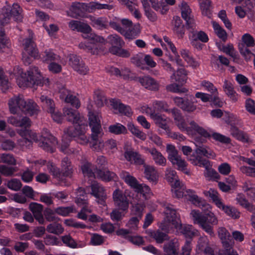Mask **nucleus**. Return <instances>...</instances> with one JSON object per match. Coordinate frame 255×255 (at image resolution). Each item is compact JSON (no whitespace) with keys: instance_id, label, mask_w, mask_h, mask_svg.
<instances>
[{"instance_id":"1","label":"nucleus","mask_w":255,"mask_h":255,"mask_svg":"<svg viewBox=\"0 0 255 255\" xmlns=\"http://www.w3.org/2000/svg\"><path fill=\"white\" fill-rule=\"evenodd\" d=\"M68 26L72 30L83 33V38L88 39V42H81L79 44V47L80 49L92 54H98L99 47L98 43H103L104 41L102 37L91 33V27L87 23L80 21L71 20L68 23Z\"/></svg>"},{"instance_id":"2","label":"nucleus","mask_w":255,"mask_h":255,"mask_svg":"<svg viewBox=\"0 0 255 255\" xmlns=\"http://www.w3.org/2000/svg\"><path fill=\"white\" fill-rule=\"evenodd\" d=\"M13 74L20 87H30L34 85L42 86L44 85H48L49 83L48 79H44L38 68L35 66L29 67L27 70V74L23 73L20 67H16L13 69Z\"/></svg>"},{"instance_id":"3","label":"nucleus","mask_w":255,"mask_h":255,"mask_svg":"<svg viewBox=\"0 0 255 255\" xmlns=\"http://www.w3.org/2000/svg\"><path fill=\"white\" fill-rule=\"evenodd\" d=\"M11 114L15 115L22 112L25 115L36 116L40 112L38 105L32 99H24L22 95H15L8 102Z\"/></svg>"},{"instance_id":"4","label":"nucleus","mask_w":255,"mask_h":255,"mask_svg":"<svg viewBox=\"0 0 255 255\" xmlns=\"http://www.w3.org/2000/svg\"><path fill=\"white\" fill-rule=\"evenodd\" d=\"M175 124L181 130L186 131L188 134L191 133L193 132H196L205 138L212 137L215 140L222 143H229L231 142V139L229 137L218 132L206 130L203 128L199 126L194 121H190L189 123V126H188L184 118H182Z\"/></svg>"},{"instance_id":"5","label":"nucleus","mask_w":255,"mask_h":255,"mask_svg":"<svg viewBox=\"0 0 255 255\" xmlns=\"http://www.w3.org/2000/svg\"><path fill=\"white\" fill-rule=\"evenodd\" d=\"M190 215L195 224H198L210 236L214 235L213 226L218 224V221L213 213L210 212L203 215L199 211L194 210L191 212Z\"/></svg>"},{"instance_id":"6","label":"nucleus","mask_w":255,"mask_h":255,"mask_svg":"<svg viewBox=\"0 0 255 255\" xmlns=\"http://www.w3.org/2000/svg\"><path fill=\"white\" fill-rule=\"evenodd\" d=\"M165 217L163 223L160 226V228L164 231H168L170 228L177 227L179 225L180 219L173 206L166 203L163 206Z\"/></svg>"},{"instance_id":"7","label":"nucleus","mask_w":255,"mask_h":255,"mask_svg":"<svg viewBox=\"0 0 255 255\" xmlns=\"http://www.w3.org/2000/svg\"><path fill=\"white\" fill-rule=\"evenodd\" d=\"M166 150L168 154V159L172 164L176 166L177 170L189 175L190 174V170L187 169L188 163L179 154L178 151L176 149L175 146L172 144H168L166 145Z\"/></svg>"},{"instance_id":"8","label":"nucleus","mask_w":255,"mask_h":255,"mask_svg":"<svg viewBox=\"0 0 255 255\" xmlns=\"http://www.w3.org/2000/svg\"><path fill=\"white\" fill-rule=\"evenodd\" d=\"M87 127L85 123H82L79 126L71 127L65 129L64 136L73 137L77 142L81 144H87L89 138L85 135V128Z\"/></svg>"},{"instance_id":"9","label":"nucleus","mask_w":255,"mask_h":255,"mask_svg":"<svg viewBox=\"0 0 255 255\" xmlns=\"http://www.w3.org/2000/svg\"><path fill=\"white\" fill-rule=\"evenodd\" d=\"M87 127L85 123H82L79 126L71 127L65 129L64 136L73 137L77 142L81 144H87L89 138L85 135V128Z\"/></svg>"},{"instance_id":"10","label":"nucleus","mask_w":255,"mask_h":255,"mask_svg":"<svg viewBox=\"0 0 255 255\" xmlns=\"http://www.w3.org/2000/svg\"><path fill=\"white\" fill-rule=\"evenodd\" d=\"M218 233L225 249L224 255H238L232 248L233 243L230 240L231 237L227 230L224 227H220L218 229Z\"/></svg>"},{"instance_id":"11","label":"nucleus","mask_w":255,"mask_h":255,"mask_svg":"<svg viewBox=\"0 0 255 255\" xmlns=\"http://www.w3.org/2000/svg\"><path fill=\"white\" fill-rule=\"evenodd\" d=\"M69 64L74 70L81 75H86L89 71V68L85 65L81 58L75 54L69 56Z\"/></svg>"},{"instance_id":"12","label":"nucleus","mask_w":255,"mask_h":255,"mask_svg":"<svg viewBox=\"0 0 255 255\" xmlns=\"http://www.w3.org/2000/svg\"><path fill=\"white\" fill-rule=\"evenodd\" d=\"M121 28L125 33H120L125 36L126 38L132 39L135 38L139 34V30L137 27L135 29L132 27V21L128 18H121Z\"/></svg>"},{"instance_id":"13","label":"nucleus","mask_w":255,"mask_h":255,"mask_svg":"<svg viewBox=\"0 0 255 255\" xmlns=\"http://www.w3.org/2000/svg\"><path fill=\"white\" fill-rule=\"evenodd\" d=\"M179 7L181 10L182 17L186 21L187 28L194 29L196 28V24L189 6L186 2L182 1Z\"/></svg>"},{"instance_id":"14","label":"nucleus","mask_w":255,"mask_h":255,"mask_svg":"<svg viewBox=\"0 0 255 255\" xmlns=\"http://www.w3.org/2000/svg\"><path fill=\"white\" fill-rule=\"evenodd\" d=\"M113 198L116 206L123 211H127L129 206V201L126 195L119 189H116L113 193Z\"/></svg>"},{"instance_id":"15","label":"nucleus","mask_w":255,"mask_h":255,"mask_svg":"<svg viewBox=\"0 0 255 255\" xmlns=\"http://www.w3.org/2000/svg\"><path fill=\"white\" fill-rule=\"evenodd\" d=\"M201 140V141L199 137L195 139L194 143L196 146L195 153H199L201 155L207 158H214L215 157V154L209 147L202 144L205 139L202 138Z\"/></svg>"},{"instance_id":"16","label":"nucleus","mask_w":255,"mask_h":255,"mask_svg":"<svg viewBox=\"0 0 255 255\" xmlns=\"http://www.w3.org/2000/svg\"><path fill=\"white\" fill-rule=\"evenodd\" d=\"M101 116L99 113L90 111L89 112V126L92 133H100L102 132L100 119Z\"/></svg>"},{"instance_id":"17","label":"nucleus","mask_w":255,"mask_h":255,"mask_svg":"<svg viewBox=\"0 0 255 255\" xmlns=\"http://www.w3.org/2000/svg\"><path fill=\"white\" fill-rule=\"evenodd\" d=\"M63 114L67 120L73 124H77L76 126H79L82 123H85L83 118L81 117L79 113L71 108H64Z\"/></svg>"},{"instance_id":"18","label":"nucleus","mask_w":255,"mask_h":255,"mask_svg":"<svg viewBox=\"0 0 255 255\" xmlns=\"http://www.w3.org/2000/svg\"><path fill=\"white\" fill-rule=\"evenodd\" d=\"M173 101L176 106L180 108L182 110L187 112H193L197 109V106L194 103L188 99H183L179 97L173 98Z\"/></svg>"},{"instance_id":"19","label":"nucleus","mask_w":255,"mask_h":255,"mask_svg":"<svg viewBox=\"0 0 255 255\" xmlns=\"http://www.w3.org/2000/svg\"><path fill=\"white\" fill-rule=\"evenodd\" d=\"M138 81L143 87L148 90L157 91L159 89V82L149 75L139 77Z\"/></svg>"},{"instance_id":"20","label":"nucleus","mask_w":255,"mask_h":255,"mask_svg":"<svg viewBox=\"0 0 255 255\" xmlns=\"http://www.w3.org/2000/svg\"><path fill=\"white\" fill-rule=\"evenodd\" d=\"M185 196H188L189 199L194 204L197 206L201 207V208H204V210H208L210 208L209 204H207L204 200L202 198L198 197L195 194V191L191 189H186L185 192Z\"/></svg>"},{"instance_id":"21","label":"nucleus","mask_w":255,"mask_h":255,"mask_svg":"<svg viewBox=\"0 0 255 255\" xmlns=\"http://www.w3.org/2000/svg\"><path fill=\"white\" fill-rule=\"evenodd\" d=\"M179 246V242L177 239H171L164 245V253L161 255H178Z\"/></svg>"},{"instance_id":"22","label":"nucleus","mask_w":255,"mask_h":255,"mask_svg":"<svg viewBox=\"0 0 255 255\" xmlns=\"http://www.w3.org/2000/svg\"><path fill=\"white\" fill-rule=\"evenodd\" d=\"M143 149L145 152H148L151 154L152 159L156 165L161 166H164L166 165V158L155 148H148L144 147Z\"/></svg>"},{"instance_id":"23","label":"nucleus","mask_w":255,"mask_h":255,"mask_svg":"<svg viewBox=\"0 0 255 255\" xmlns=\"http://www.w3.org/2000/svg\"><path fill=\"white\" fill-rule=\"evenodd\" d=\"M7 122L10 124L16 127L27 128L31 126V121L27 117L11 116L8 118Z\"/></svg>"},{"instance_id":"24","label":"nucleus","mask_w":255,"mask_h":255,"mask_svg":"<svg viewBox=\"0 0 255 255\" xmlns=\"http://www.w3.org/2000/svg\"><path fill=\"white\" fill-rule=\"evenodd\" d=\"M151 119L153 120L156 126L164 130L166 133H169L170 128L168 125L169 119L164 115L156 113L151 115Z\"/></svg>"},{"instance_id":"25","label":"nucleus","mask_w":255,"mask_h":255,"mask_svg":"<svg viewBox=\"0 0 255 255\" xmlns=\"http://www.w3.org/2000/svg\"><path fill=\"white\" fill-rule=\"evenodd\" d=\"M91 194L96 198L101 199L100 203L104 204V200L106 198V194L104 187L96 181L92 182L91 184Z\"/></svg>"},{"instance_id":"26","label":"nucleus","mask_w":255,"mask_h":255,"mask_svg":"<svg viewBox=\"0 0 255 255\" xmlns=\"http://www.w3.org/2000/svg\"><path fill=\"white\" fill-rule=\"evenodd\" d=\"M20 134L23 137L18 140V143L21 146L29 147L31 145L32 141H36L38 139L36 133L31 130H25Z\"/></svg>"},{"instance_id":"27","label":"nucleus","mask_w":255,"mask_h":255,"mask_svg":"<svg viewBox=\"0 0 255 255\" xmlns=\"http://www.w3.org/2000/svg\"><path fill=\"white\" fill-rule=\"evenodd\" d=\"M23 45L24 52L31 57L36 58L38 57V52L36 45L31 38H26L23 40Z\"/></svg>"},{"instance_id":"28","label":"nucleus","mask_w":255,"mask_h":255,"mask_svg":"<svg viewBox=\"0 0 255 255\" xmlns=\"http://www.w3.org/2000/svg\"><path fill=\"white\" fill-rule=\"evenodd\" d=\"M128 196L132 198V201H130V203L132 204L131 212L132 214L136 217H138L139 218H141L145 207L144 203L139 201L138 198L134 196L133 194L132 196L130 194L128 195Z\"/></svg>"},{"instance_id":"29","label":"nucleus","mask_w":255,"mask_h":255,"mask_svg":"<svg viewBox=\"0 0 255 255\" xmlns=\"http://www.w3.org/2000/svg\"><path fill=\"white\" fill-rule=\"evenodd\" d=\"M86 9H87L86 3L74 2L68 11V15L72 17L77 18L82 13L86 12Z\"/></svg>"},{"instance_id":"30","label":"nucleus","mask_w":255,"mask_h":255,"mask_svg":"<svg viewBox=\"0 0 255 255\" xmlns=\"http://www.w3.org/2000/svg\"><path fill=\"white\" fill-rule=\"evenodd\" d=\"M187 159L194 165L202 166L208 169L210 166L209 160L203 158L199 153L195 152L188 156Z\"/></svg>"},{"instance_id":"31","label":"nucleus","mask_w":255,"mask_h":255,"mask_svg":"<svg viewBox=\"0 0 255 255\" xmlns=\"http://www.w3.org/2000/svg\"><path fill=\"white\" fill-rule=\"evenodd\" d=\"M57 143L56 138L52 135H49L47 137H44L43 140L39 142V146L44 150L52 153L54 152Z\"/></svg>"},{"instance_id":"32","label":"nucleus","mask_w":255,"mask_h":255,"mask_svg":"<svg viewBox=\"0 0 255 255\" xmlns=\"http://www.w3.org/2000/svg\"><path fill=\"white\" fill-rule=\"evenodd\" d=\"M173 73L170 76V80L172 82H177L178 84H183L187 80V72L183 68H178L176 71L174 69Z\"/></svg>"},{"instance_id":"33","label":"nucleus","mask_w":255,"mask_h":255,"mask_svg":"<svg viewBox=\"0 0 255 255\" xmlns=\"http://www.w3.org/2000/svg\"><path fill=\"white\" fill-rule=\"evenodd\" d=\"M223 89L226 95L232 102H236L238 101L239 95L235 90L234 87L231 82L225 80L224 81Z\"/></svg>"},{"instance_id":"34","label":"nucleus","mask_w":255,"mask_h":255,"mask_svg":"<svg viewBox=\"0 0 255 255\" xmlns=\"http://www.w3.org/2000/svg\"><path fill=\"white\" fill-rule=\"evenodd\" d=\"M110 103L113 108L119 113L128 117L131 115V110L129 106L125 105L122 104L120 101L115 99H112Z\"/></svg>"},{"instance_id":"35","label":"nucleus","mask_w":255,"mask_h":255,"mask_svg":"<svg viewBox=\"0 0 255 255\" xmlns=\"http://www.w3.org/2000/svg\"><path fill=\"white\" fill-rule=\"evenodd\" d=\"M29 208L32 212L35 219L40 224L44 223V219L42 215L43 206L36 203H31L29 205Z\"/></svg>"},{"instance_id":"36","label":"nucleus","mask_w":255,"mask_h":255,"mask_svg":"<svg viewBox=\"0 0 255 255\" xmlns=\"http://www.w3.org/2000/svg\"><path fill=\"white\" fill-rule=\"evenodd\" d=\"M125 158L131 163L141 165L143 164L144 160L141 155L137 152L131 150H127L124 154Z\"/></svg>"},{"instance_id":"37","label":"nucleus","mask_w":255,"mask_h":255,"mask_svg":"<svg viewBox=\"0 0 255 255\" xmlns=\"http://www.w3.org/2000/svg\"><path fill=\"white\" fill-rule=\"evenodd\" d=\"M120 176L135 191L136 189H138V186H139V183L136 179L134 177L131 175L129 172L125 171H122L120 173Z\"/></svg>"},{"instance_id":"38","label":"nucleus","mask_w":255,"mask_h":255,"mask_svg":"<svg viewBox=\"0 0 255 255\" xmlns=\"http://www.w3.org/2000/svg\"><path fill=\"white\" fill-rule=\"evenodd\" d=\"M86 11L89 13L95 12L96 10L100 9H112L113 5L108 4L100 3L97 1H91L89 3H86Z\"/></svg>"},{"instance_id":"39","label":"nucleus","mask_w":255,"mask_h":255,"mask_svg":"<svg viewBox=\"0 0 255 255\" xmlns=\"http://www.w3.org/2000/svg\"><path fill=\"white\" fill-rule=\"evenodd\" d=\"M179 226L177 227H174L180 233L184 235L186 238H191L197 234V231L194 228L189 225H182L181 221Z\"/></svg>"},{"instance_id":"40","label":"nucleus","mask_w":255,"mask_h":255,"mask_svg":"<svg viewBox=\"0 0 255 255\" xmlns=\"http://www.w3.org/2000/svg\"><path fill=\"white\" fill-rule=\"evenodd\" d=\"M103 134V132L100 133H92L91 137L93 142L91 146L94 150L97 151H102L105 148V142L103 140L99 139V138L102 137Z\"/></svg>"},{"instance_id":"41","label":"nucleus","mask_w":255,"mask_h":255,"mask_svg":"<svg viewBox=\"0 0 255 255\" xmlns=\"http://www.w3.org/2000/svg\"><path fill=\"white\" fill-rule=\"evenodd\" d=\"M236 201H237V204L247 210L248 211L253 212L255 211V205L250 203L243 194H238L236 198Z\"/></svg>"},{"instance_id":"42","label":"nucleus","mask_w":255,"mask_h":255,"mask_svg":"<svg viewBox=\"0 0 255 255\" xmlns=\"http://www.w3.org/2000/svg\"><path fill=\"white\" fill-rule=\"evenodd\" d=\"M141 218L138 217H132L128 222L127 226L129 229H122L119 231V234L127 235L130 233H131L132 231L135 230L137 228L139 221Z\"/></svg>"},{"instance_id":"43","label":"nucleus","mask_w":255,"mask_h":255,"mask_svg":"<svg viewBox=\"0 0 255 255\" xmlns=\"http://www.w3.org/2000/svg\"><path fill=\"white\" fill-rule=\"evenodd\" d=\"M165 179L170 183L171 186L177 187L179 186L180 180L176 174V172L171 168H168L165 171Z\"/></svg>"},{"instance_id":"44","label":"nucleus","mask_w":255,"mask_h":255,"mask_svg":"<svg viewBox=\"0 0 255 255\" xmlns=\"http://www.w3.org/2000/svg\"><path fill=\"white\" fill-rule=\"evenodd\" d=\"M61 173L64 176L71 177L73 172L71 162L67 157H64L61 161Z\"/></svg>"},{"instance_id":"45","label":"nucleus","mask_w":255,"mask_h":255,"mask_svg":"<svg viewBox=\"0 0 255 255\" xmlns=\"http://www.w3.org/2000/svg\"><path fill=\"white\" fill-rule=\"evenodd\" d=\"M180 54L181 57L190 66L193 68H196L199 67V63L193 58L191 53L188 50L182 49L180 51Z\"/></svg>"},{"instance_id":"46","label":"nucleus","mask_w":255,"mask_h":255,"mask_svg":"<svg viewBox=\"0 0 255 255\" xmlns=\"http://www.w3.org/2000/svg\"><path fill=\"white\" fill-rule=\"evenodd\" d=\"M89 19L91 21V25L97 28H106L108 25V21L106 17L96 18L93 16H90Z\"/></svg>"},{"instance_id":"47","label":"nucleus","mask_w":255,"mask_h":255,"mask_svg":"<svg viewBox=\"0 0 255 255\" xmlns=\"http://www.w3.org/2000/svg\"><path fill=\"white\" fill-rule=\"evenodd\" d=\"M144 173L146 178L151 182H156L158 176L155 167L149 165H144Z\"/></svg>"},{"instance_id":"48","label":"nucleus","mask_w":255,"mask_h":255,"mask_svg":"<svg viewBox=\"0 0 255 255\" xmlns=\"http://www.w3.org/2000/svg\"><path fill=\"white\" fill-rule=\"evenodd\" d=\"M39 98L43 107L46 109L48 113L52 112L54 110L55 103L51 98L44 95H41Z\"/></svg>"},{"instance_id":"49","label":"nucleus","mask_w":255,"mask_h":255,"mask_svg":"<svg viewBox=\"0 0 255 255\" xmlns=\"http://www.w3.org/2000/svg\"><path fill=\"white\" fill-rule=\"evenodd\" d=\"M222 209L227 215L230 216L234 219H237L240 217V212L234 207L231 206H226L224 203L222 206L219 207Z\"/></svg>"},{"instance_id":"50","label":"nucleus","mask_w":255,"mask_h":255,"mask_svg":"<svg viewBox=\"0 0 255 255\" xmlns=\"http://www.w3.org/2000/svg\"><path fill=\"white\" fill-rule=\"evenodd\" d=\"M81 169L85 176L96 178V174L98 169L91 163L89 162L84 163L82 166Z\"/></svg>"},{"instance_id":"51","label":"nucleus","mask_w":255,"mask_h":255,"mask_svg":"<svg viewBox=\"0 0 255 255\" xmlns=\"http://www.w3.org/2000/svg\"><path fill=\"white\" fill-rule=\"evenodd\" d=\"M204 194L206 196L210 197L218 208L222 206V204L223 203L221 199L220 198L219 194L217 191L213 189H210L208 191H205L204 192Z\"/></svg>"},{"instance_id":"52","label":"nucleus","mask_w":255,"mask_h":255,"mask_svg":"<svg viewBox=\"0 0 255 255\" xmlns=\"http://www.w3.org/2000/svg\"><path fill=\"white\" fill-rule=\"evenodd\" d=\"M41 58L43 62L49 63L52 61H58L59 56L55 54L52 50L48 49L42 54Z\"/></svg>"},{"instance_id":"53","label":"nucleus","mask_w":255,"mask_h":255,"mask_svg":"<svg viewBox=\"0 0 255 255\" xmlns=\"http://www.w3.org/2000/svg\"><path fill=\"white\" fill-rule=\"evenodd\" d=\"M194 29H189L192 35H190V39L193 41L199 40L203 42H207L209 39L207 35L203 31H197Z\"/></svg>"},{"instance_id":"54","label":"nucleus","mask_w":255,"mask_h":255,"mask_svg":"<svg viewBox=\"0 0 255 255\" xmlns=\"http://www.w3.org/2000/svg\"><path fill=\"white\" fill-rule=\"evenodd\" d=\"M127 126L128 129L136 137L142 140H145L146 139V134L141 130L138 127L135 126L131 123H128Z\"/></svg>"},{"instance_id":"55","label":"nucleus","mask_w":255,"mask_h":255,"mask_svg":"<svg viewBox=\"0 0 255 255\" xmlns=\"http://www.w3.org/2000/svg\"><path fill=\"white\" fill-rule=\"evenodd\" d=\"M136 193L135 197L138 198L139 194H142L145 199H147L151 196L152 193L150 188L144 184H139L138 189L135 191Z\"/></svg>"},{"instance_id":"56","label":"nucleus","mask_w":255,"mask_h":255,"mask_svg":"<svg viewBox=\"0 0 255 255\" xmlns=\"http://www.w3.org/2000/svg\"><path fill=\"white\" fill-rule=\"evenodd\" d=\"M230 131L231 134L238 140L244 142L248 141V137L247 135L243 131L239 130L236 127L231 125Z\"/></svg>"},{"instance_id":"57","label":"nucleus","mask_w":255,"mask_h":255,"mask_svg":"<svg viewBox=\"0 0 255 255\" xmlns=\"http://www.w3.org/2000/svg\"><path fill=\"white\" fill-rule=\"evenodd\" d=\"M107 72L110 73L112 75H114L117 76H122L124 79H127L129 77V73L130 71L128 68H125L121 71L118 68L110 67L107 68Z\"/></svg>"},{"instance_id":"58","label":"nucleus","mask_w":255,"mask_h":255,"mask_svg":"<svg viewBox=\"0 0 255 255\" xmlns=\"http://www.w3.org/2000/svg\"><path fill=\"white\" fill-rule=\"evenodd\" d=\"M116 176L115 173L109 170L103 171L97 170L96 177L99 178L103 181H109L114 179Z\"/></svg>"},{"instance_id":"59","label":"nucleus","mask_w":255,"mask_h":255,"mask_svg":"<svg viewBox=\"0 0 255 255\" xmlns=\"http://www.w3.org/2000/svg\"><path fill=\"white\" fill-rule=\"evenodd\" d=\"M246 6L242 7L241 6L236 7L235 11L237 14L241 18H243L246 15V12L251 10L253 7L250 0H245Z\"/></svg>"},{"instance_id":"60","label":"nucleus","mask_w":255,"mask_h":255,"mask_svg":"<svg viewBox=\"0 0 255 255\" xmlns=\"http://www.w3.org/2000/svg\"><path fill=\"white\" fill-rule=\"evenodd\" d=\"M94 102L99 107H103L106 102V98L103 91L97 90L94 92Z\"/></svg>"},{"instance_id":"61","label":"nucleus","mask_w":255,"mask_h":255,"mask_svg":"<svg viewBox=\"0 0 255 255\" xmlns=\"http://www.w3.org/2000/svg\"><path fill=\"white\" fill-rule=\"evenodd\" d=\"M171 186V191L172 195L174 197L178 198L183 197L185 195L186 191V187L183 183L179 182V186L175 187L174 186Z\"/></svg>"},{"instance_id":"62","label":"nucleus","mask_w":255,"mask_h":255,"mask_svg":"<svg viewBox=\"0 0 255 255\" xmlns=\"http://www.w3.org/2000/svg\"><path fill=\"white\" fill-rule=\"evenodd\" d=\"M12 15L10 13L9 8L4 6L0 14V22L2 25L8 23L10 21Z\"/></svg>"},{"instance_id":"63","label":"nucleus","mask_w":255,"mask_h":255,"mask_svg":"<svg viewBox=\"0 0 255 255\" xmlns=\"http://www.w3.org/2000/svg\"><path fill=\"white\" fill-rule=\"evenodd\" d=\"M131 62L140 69L142 70L146 69V67L144 63V55L143 53H139L133 56L131 58Z\"/></svg>"},{"instance_id":"64","label":"nucleus","mask_w":255,"mask_h":255,"mask_svg":"<svg viewBox=\"0 0 255 255\" xmlns=\"http://www.w3.org/2000/svg\"><path fill=\"white\" fill-rule=\"evenodd\" d=\"M76 198L75 199V202L78 205L87 204V199L85 198V196L86 194L85 191L82 188H79L76 192Z\"/></svg>"}]
</instances>
